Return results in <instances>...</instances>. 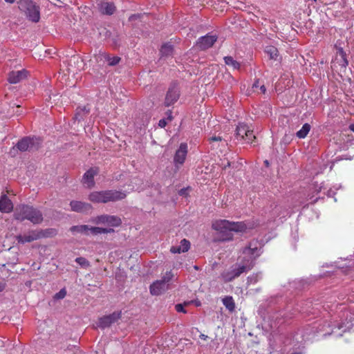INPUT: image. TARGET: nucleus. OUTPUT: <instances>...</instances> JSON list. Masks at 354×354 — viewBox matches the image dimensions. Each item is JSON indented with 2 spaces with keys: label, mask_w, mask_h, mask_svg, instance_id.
<instances>
[{
  "label": "nucleus",
  "mask_w": 354,
  "mask_h": 354,
  "mask_svg": "<svg viewBox=\"0 0 354 354\" xmlns=\"http://www.w3.org/2000/svg\"><path fill=\"white\" fill-rule=\"evenodd\" d=\"M261 253V245L257 241L253 240L242 251L239 257L240 264L236 268L230 272H224L222 277L225 281H230L235 277H239L241 273L250 270L254 265V260Z\"/></svg>",
  "instance_id": "obj_1"
},
{
  "label": "nucleus",
  "mask_w": 354,
  "mask_h": 354,
  "mask_svg": "<svg viewBox=\"0 0 354 354\" xmlns=\"http://www.w3.org/2000/svg\"><path fill=\"white\" fill-rule=\"evenodd\" d=\"M257 223L253 221L232 222L227 220H217L212 223V228L218 232L223 241L232 239V232H248L255 228Z\"/></svg>",
  "instance_id": "obj_2"
},
{
  "label": "nucleus",
  "mask_w": 354,
  "mask_h": 354,
  "mask_svg": "<svg viewBox=\"0 0 354 354\" xmlns=\"http://www.w3.org/2000/svg\"><path fill=\"white\" fill-rule=\"evenodd\" d=\"M14 217L20 221L28 220L33 224L40 223L43 221L40 210L27 205H17L15 209Z\"/></svg>",
  "instance_id": "obj_3"
},
{
  "label": "nucleus",
  "mask_w": 354,
  "mask_h": 354,
  "mask_svg": "<svg viewBox=\"0 0 354 354\" xmlns=\"http://www.w3.org/2000/svg\"><path fill=\"white\" fill-rule=\"evenodd\" d=\"M326 325L323 326L324 328ZM327 328H331L326 330L324 335H334L335 337H342L344 333L350 331L354 326V313H346L344 319L336 321L333 324H327Z\"/></svg>",
  "instance_id": "obj_4"
},
{
  "label": "nucleus",
  "mask_w": 354,
  "mask_h": 354,
  "mask_svg": "<svg viewBox=\"0 0 354 354\" xmlns=\"http://www.w3.org/2000/svg\"><path fill=\"white\" fill-rule=\"evenodd\" d=\"M126 194L122 192L109 190L103 192H93L88 196V199L93 203H108L123 199Z\"/></svg>",
  "instance_id": "obj_5"
},
{
  "label": "nucleus",
  "mask_w": 354,
  "mask_h": 354,
  "mask_svg": "<svg viewBox=\"0 0 354 354\" xmlns=\"http://www.w3.org/2000/svg\"><path fill=\"white\" fill-rule=\"evenodd\" d=\"M19 8L25 13L28 20L38 22L40 19L39 7L32 0H20L18 2Z\"/></svg>",
  "instance_id": "obj_6"
},
{
  "label": "nucleus",
  "mask_w": 354,
  "mask_h": 354,
  "mask_svg": "<svg viewBox=\"0 0 354 354\" xmlns=\"http://www.w3.org/2000/svg\"><path fill=\"white\" fill-rule=\"evenodd\" d=\"M236 138L239 140H243L248 143H252L255 136L247 124L240 123L236 129Z\"/></svg>",
  "instance_id": "obj_7"
},
{
  "label": "nucleus",
  "mask_w": 354,
  "mask_h": 354,
  "mask_svg": "<svg viewBox=\"0 0 354 354\" xmlns=\"http://www.w3.org/2000/svg\"><path fill=\"white\" fill-rule=\"evenodd\" d=\"M40 142L38 138L26 137L19 141L16 147L21 151L34 150L39 147Z\"/></svg>",
  "instance_id": "obj_8"
},
{
  "label": "nucleus",
  "mask_w": 354,
  "mask_h": 354,
  "mask_svg": "<svg viewBox=\"0 0 354 354\" xmlns=\"http://www.w3.org/2000/svg\"><path fill=\"white\" fill-rule=\"evenodd\" d=\"M93 222L96 224H104L113 227H118L121 224V219L116 216L101 215L96 217Z\"/></svg>",
  "instance_id": "obj_9"
},
{
  "label": "nucleus",
  "mask_w": 354,
  "mask_h": 354,
  "mask_svg": "<svg viewBox=\"0 0 354 354\" xmlns=\"http://www.w3.org/2000/svg\"><path fill=\"white\" fill-rule=\"evenodd\" d=\"M44 236L41 231L32 230L24 234V235H18L16 239L19 243H30L33 241L37 240Z\"/></svg>",
  "instance_id": "obj_10"
},
{
  "label": "nucleus",
  "mask_w": 354,
  "mask_h": 354,
  "mask_svg": "<svg viewBox=\"0 0 354 354\" xmlns=\"http://www.w3.org/2000/svg\"><path fill=\"white\" fill-rule=\"evenodd\" d=\"M187 154V145L185 142H183L180 145L179 148L176 151L174 158V165L176 167L182 165L186 158Z\"/></svg>",
  "instance_id": "obj_11"
},
{
  "label": "nucleus",
  "mask_w": 354,
  "mask_h": 354,
  "mask_svg": "<svg viewBox=\"0 0 354 354\" xmlns=\"http://www.w3.org/2000/svg\"><path fill=\"white\" fill-rule=\"evenodd\" d=\"M120 317V313L115 312L109 315L104 316L99 319L97 326L102 328L109 327Z\"/></svg>",
  "instance_id": "obj_12"
},
{
  "label": "nucleus",
  "mask_w": 354,
  "mask_h": 354,
  "mask_svg": "<svg viewBox=\"0 0 354 354\" xmlns=\"http://www.w3.org/2000/svg\"><path fill=\"white\" fill-rule=\"evenodd\" d=\"M169 288V284H166L164 281L158 280L150 286V292L152 295H160L165 292Z\"/></svg>",
  "instance_id": "obj_13"
},
{
  "label": "nucleus",
  "mask_w": 354,
  "mask_h": 354,
  "mask_svg": "<svg viewBox=\"0 0 354 354\" xmlns=\"http://www.w3.org/2000/svg\"><path fill=\"white\" fill-rule=\"evenodd\" d=\"M97 7L100 12L104 15H111L113 14L115 10V6L114 3L106 0L100 1L97 3Z\"/></svg>",
  "instance_id": "obj_14"
},
{
  "label": "nucleus",
  "mask_w": 354,
  "mask_h": 354,
  "mask_svg": "<svg viewBox=\"0 0 354 354\" xmlns=\"http://www.w3.org/2000/svg\"><path fill=\"white\" fill-rule=\"evenodd\" d=\"M216 41L215 35H209L201 37L197 41V46L201 49L205 50L211 47Z\"/></svg>",
  "instance_id": "obj_15"
},
{
  "label": "nucleus",
  "mask_w": 354,
  "mask_h": 354,
  "mask_svg": "<svg viewBox=\"0 0 354 354\" xmlns=\"http://www.w3.org/2000/svg\"><path fill=\"white\" fill-rule=\"evenodd\" d=\"M97 169L91 168L88 169L83 176V184L88 188L93 187L95 185L94 177L97 175Z\"/></svg>",
  "instance_id": "obj_16"
},
{
  "label": "nucleus",
  "mask_w": 354,
  "mask_h": 354,
  "mask_svg": "<svg viewBox=\"0 0 354 354\" xmlns=\"http://www.w3.org/2000/svg\"><path fill=\"white\" fill-rule=\"evenodd\" d=\"M70 206L72 211L77 212H85L91 209L90 204L77 201H71Z\"/></svg>",
  "instance_id": "obj_17"
},
{
  "label": "nucleus",
  "mask_w": 354,
  "mask_h": 354,
  "mask_svg": "<svg viewBox=\"0 0 354 354\" xmlns=\"http://www.w3.org/2000/svg\"><path fill=\"white\" fill-rule=\"evenodd\" d=\"M13 209V204L10 198L6 195H1L0 198V212L9 213Z\"/></svg>",
  "instance_id": "obj_18"
},
{
  "label": "nucleus",
  "mask_w": 354,
  "mask_h": 354,
  "mask_svg": "<svg viewBox=\"0 0 354 354\" xmlns=\"http://www.w3.org/2000/svg\"><path fill=\"white\" fill-rule=\"evenodd\" d=\"M95 59L97 62L108 61L109 64L110 66L116 65L117 64H118L120 59V58L118 57H110L109 55H106V53L101 52L99 54L95 55Z\"/></svg>",
  "instance_id": "obj_19"
},
{
  "label": "nucleus",
  "mask_w": 354,
  "mask_h": 354,
  "mask_svg": "<svg viewBox=\"0 0 354 354\" xmlns=\"http://www.w3.org/2000/svg\"><path fill=\"white\" fill-rule=\"evenodd\" d=\"M27 71L26 70L12 71L9 73L8 81L11 84H16L25 79Z\"/></svg>",
  "instance_id": "obj_20"
},
{
  "label": "nucleus",
  "mask_w": 354,
  "mask_h": 354,
  "mask_svg": "<svg viewBox=\"0 0 354 354\" xmlns=\"http://www.w3.org/2000/svg\"><path fill=\"white\" fill-rule=\"evenodd\" d=\"M179 97V91L176 87H171L167 91L166 97H165V104L166 106H170L173 104L175 102L177 101Z\"/></svg>",
  "instance_id": "obj_21"
},
{
  "label": "nucleus",
  "mask_w": 354,
  "mask_h": 354,
  "mask_svg": "<svg viewBox=\"0 0 354 354\" xmlns=\"http://www.w3.org/2000/svg\"><path fill=\"white\" fill-rule=\"evenodd\" d=\"M189 245L190 243L188 241H187L186 239H183L180 241V245L172 246L170 249V251L174 254L185 252L189 250Z\"/></svg>",
  "instance_id": "obj_22"
},
{
  "label": "nucleus",
  "mask_w": 354,
  "mask_h": 354,
  "mask_svg": "<svg viewBox=\"0 0 354 354\" xmlns=\"http://www.w3.org/2000/svg\"><path fill=\"white\" fill-rule=\"evenodd\" d=\"M224 61L225 64L233 70H238L240 68V63L234 60L232 57H225Z\"/></svg>",
  "instance_id": "obj_23"
},
{
  "label": "nucleus",
  "mask_w": 354,
  "mask_h": 354,
  "mask_svg": "<svg viewBox=\"0 0 354 354\" xmlns=\"http://www.w3.org/2000/svg\"><path fill=\"white\" fill-rule=\"evenodd\" d=\"M173 53V46L171 44H165L162 46L160 48V55L161 57H167L169 56H171Z\"/></svg>",
  "instance_id": "obj_24"
},
{
  "label": "nucleus",
  "mask_w": 354,
  "mask_h": 354,
  "mask_svg": "<svg viewBox=\"0 0 354 354\" xmlns=\"http://www.w3.org/2000/svg\"><path fill=\"white\" fill-rule=\"evenodd\" d=\"M71 230L74 233H82L86 235L89 234L88 225H86L73 226L71 228Z\"/></svg>",
  "instance_id": "obj_25"
},
{
  "label": "nucleus",
  "mask_w": 354,
  "mask_h": 354,
  "mask_svg": "<svg viewBox=\"0 0 354 354\" xmlns=\"http://www.w3.org/2000/svg\"><path fill=\"white\" fill-rule=\"evenodd\" d=\"M310 130V125L306 123L303 125L301 129L297 132V136L299 138H304Z\"/></svg>",
  "instance_id": "obj_26"
},
{
  "label": "nucleus",
  "mask_w": 354,
  "mask_h": 354,
  "mask_svg": "<svg viewBox=\"0 0 354 354\" xmlns=\"http://www.w3.org/2000/svg\"><path fill=\"white\" fill-rule=\"evenodd\" d=\"M265 53L269 55L270 59H277L278 50L274 46H267L265 49Z\"/></svg>",
  "instance_id": "obj_27"
},
{
  "label": "nucleus",
  "mask_w": 354,
  "mask_h": 354,
  "mask_svg": "<svg viewBox=\"0 0 354 354\" xmlns=\"http://www.w3.org/2000/svg\"><path fill=\"white\" fill-rule=\"evenodd\" d=\"M223 304L230 311H233L235 308L233 299L231 297H226L223 299Z\"/></svg>",
  "instance_id": "obj_28"
},
{
  "label": "nucleus",
  "mask_w": 354,
  "mask_h": 354,
  "mask_svg": "<svg viewBox=\"0 0 354 354\" xmlns=\"http://www.w3.org/2000/svg\"><path fill=\"white\" fill-rule=\"evenodd\" d=\"M89 112V110L86 109V106L83 108H78L77 110V113L75 114V118H74V122L75 121H80L83 119V115L85 113H88Z\"/></svg>",
  "instance_id": "obj_29"
},
{
  "label": "nucleus",
  "mask_w": 354,
  "mask_h": 354,
  "mask_svg": "<svg viewBox=\"0 0 354 354\" xmlns=\"http://www.w3.org/2000/svg\"><path fill=\"white\" fill-rule=\"evenodd\" d=\"M262 279V274L260 272L254 273L248 277L249 284H254Z\"/></svg>",
  "instance_id": "obj_30"
},
{
  "label": "nucleus",
  "mask_w": 354,
  "mask_h": 354,
  "mask_svg": "<svg viewBox=\"0 0 354 354\" xmlns=\"http://www.w3.org/2000/svg\"><path fill=\"white\" fill-rule=\"evenodd\" d=\"M75 261L84 268H86L89 266L88 261L84 257H77Z\"/></svg>",
  "instance_id": "obj_31"
},
{
  "label": "nucleus",
  "mask_w": 354,
  "mask_h": 354,
  "mask_svg": "<svg viewBox=\"0 0 354 354\" xmlns=\"http://www.w3.org/2000/svg\"><path fill=\"white\" fill-rule=\"evenodd\" d=\"M174 275L171 273V272H167L165 273V274L163 276L162 279H160L161 281H164V282L166 284H169V282L171 280Z\"/></svg>",
  "instance_id": "obj_32"
},
{
  "label": "nucleus",
  "mask_w": 354,
  "mask_h": 354,
  "mask_svg": "<svg viewBox=\"0 0 354 354\" xmlns=\"http://www.w3.org/2000/svg\"><path fill=\"white\" fill-rule=\"evenodd\" d=\"M88 232H89V234H94V235H96V234H100V227H89L88 226Z\"/></svg>",
  "instance_id": "obj_33"
},
{
  "label": "nucleus",
  "mask_w": 354,
  "mask_h": 354,
  "mask_svg": "<svg viewBox=\"0 0 354 354\" xmlns=\"http://www.w3.org/2000/svg\"><path fill=\"white\" fill-rule=\"evenodd\" d=\"M66 295V290L62 289L59 292H58L57 293L55 294V298L58 299H63L65 297Z\"/></svg>",
  "instance_id": "obj_34"
},
{
  "label": "nucleus",
  "mask_w": 354,
  "mask_h": 354,
  "mask_svg": "<svg viewBox=\"0 0 354 354\" xmlns=\"http://www.w3.org/2000/svg\"><path fill=\"white\" fill-rule=\"evenodd\" d=\"M113 232L114 230L112 227H100V234H109Z\"/></svg>",
  "instance_id": "obj_35"
},
{
  "label": "nucleus",
  "mask_w": 354,
  "mask_h": 354,
  "mask_svg": "<svg viewBox=\"0 0 354 354\" xmlns=\"http://www.w3.org/2000/svg\"><path fill=\"white\" fill-rule=\"evenodd\" d=\"M176 310L177 312H179V313H186L185 310H184V307L182 304H177L176 306Z\"/></svg>",
  "instance_id": "obj_36"
},
{
  "label": "nucleus",
  "mask_w": 354,
  "mask_h": 354,
  "mask_svg": "<svg viewBox=\"0 0 354 354\" xmlns=\"http://www.w3.org/2000/svg\"><path fill=\"white\" fill-rule=\"evenodd\" d=\"M167 125V120L165 119H161L158 122V126L161 128H164Z\"/></svg>",
  "instance_id": "obj_37"
},
{
  "label": "nucleus",
  "mask_w": 354,
  "mask_h": 354,
  "mask_svg": "<svg viewBox=\"0 0 354 354\" xmlns=\"http://www.w3.org/2000/svg\"><path fill=\"white\" fill-rule=\"evenodd\" d=\"M70 62H71H71H74V63H75V62H77V63L80 62V63H82V61L80 59V57H72V58L71 59Z\"/></svg>",
  "instance_id": "obj_38"
},
{
  "label": "nucleus",
  "mask_w": 354,
  "mask_h": 354,
  "mask_svg": "<svg viewBox=\"0 0 354 354\" xmlns=\"http://www.w3.org/2000/svg\"><path fill=\"white\" fill-rule=\"evenodd\" d=\"M199 337L201 340H203V341H207L209 339V337L207 335H206L205 334H202V333L200 334Z\"/></svg>",
  "instance_id": "obj_39"
},
{
  "label": "nucleus",
  "mask_w": 354,
  "mask_h": 354,
  "mask_svg": "<svg viewBox=\"0 0 354 354\" xmlns=\"http://www.w3.org/2000/svg\"><path fill=\"white\" fill-rule=\"evenodd\" d=\"M209 140L211 142H213V141H221V138L220 136H213V137L209 138Z\"/></svg>",
  "instance_id": "obj_40"
},
{
  "label": "nucleus",
  "mask_w": 354,
  "mask_h": 354,
  "mask_svg": "<svg viewBox=\"0 0 354 354\" xmlns=\"http://www.w3.org/2000/svg\"><path fill=\"white\" fill-rule=\"evenodd\" d=\"M327 194L328 196H333L335 194V192L332 188H330L327 192Z\"/></svg>",
  "instance_id": "obj_41"
},
{
  "label": "nucleus",
  "mask_w": 354,
  "mask_h": 354,
  "mask_svg": "<svg viewBox=\"0 0 354 354\" xmlns=\"http://www.w3.org/2000/svg\"><path fill=\"white\" fill-rule=\"evenodd\" d=\"M6 287V283L3 281H0V292L3 291Z\"/></svg>",
  "instance_id": "obj_42"
},
{
  "label": "nucleus",
  "mask_w": 354,
  "mask_h": 354,
  "mask_svg": "<svg viewBox=\"0 0 354 354\" xmlns=\"http://www.w3.org/2000/svg\"><path fill=\"white\" fill-rule=\"evenodd\" d=\"M259 86L260 87V86H259V81L257 80V81H256V82L253 84L252 88H257Z\"/></svg>",
  "instance_id": "obj_43"
},
{
  "label": "nucleus",
  "mask_w": 354,
  "mask_h": 354,
  "mask_svg": "<svg viewBox=\"0 0 354 354\" xmlns=\"http://www.w3.org/2000/svg\"><path fill=\"white\" fill-rule=\"evenodd\" d=\"M167 120H172V115H171V112H170V111L167 113Z\"/></svg>",
  "instance_id": "obj_44"
},
{
  "label": "nucleus",
  "mask_w": 354,
  "mask_h": 354,
  "mask_svg": "<svg viewBox=\"0 0 354 354\" xmlns=\"http://www.w3.org/2000/svg\"><path fill=\"white\" fill-rule=\"evenodd\" d=\"M260 90L261 91L262 93H265L266 92V87L264 85H261L260 86Z\"/></svg>",
  "instance_id": "obj_45"
},
{
  "label": "nucleus",
  "mask_w": 354,
  "mask_h": 354,
  "mask_svg": "<svg viewBox=\"0 0 354 354\" xmlns=\"http://www.w3.org/2000/svg\"><path fill=\"white\" fill-rule=\"evenodd\" d=\"M4 1H5L6 3H10V4L13 3L15 1V0H4Z\"/></svg>",
  "instance_id": "obj_46"
},
{
  "label": "nucleus",
  "mask_w": 354,
  "mask_h": 354,
  "mask_svg": "<svg viewBox=\"0 0 354 354\" xmlns=\"http://www.w3.org/2000/svg\"><path fill=\"white\" fill-rule=\"evenodd\" d=\"M185 192H186V190H185V189H182L180 191V192H179V193H180V195H183V194H184L185 193Z\"/></svg>",
  "instance_id": "obj_47"
},
{
  "label": "nucleus",
  "mask_w": 354,
  "mask_h": 354,
  "mask_svg": "<svg viewBox=\"0 0 354 354\" xmlns=\"http://www.w3.org/2000/svg\"><path fill=\"white\" fill-rule=\"evenodd\" d=\"M350 129L354 132V124L350 125Z\"/></svg>",
  "instance_id": "obj_48"
},
{
  "label": "nucleus",
  "mask_w": 354,
  "mask_h": 354,
  "mask_svg": "<svg viewBox=\"0 0 354 354\" xmlns=\"http://www.w3.org/2000/svg\"><path fill=\"white\" fill-rule=\"evenodd\" d=\"M230 165H231V163L230 162H227V165H225V168H226V167H230Z\"/></svg>",
  "instance_id": "obj_49"
},
{
  "label": "nucleus",
  "mask_w": 354,
  "mask_h": 354,
  "mask_svg": "<svg viewBox=\"0 0 354 354\" xmlns=\"http://www.w3.org/2000/svg\"><path fill=\"white\" fill-rule=\"evenodd\" d=\"M15 150H16V149H15V147H13L12 150H11V151H10V153H11V154H13L12 151H15Z\"/></svg>",
  "instance_id": "obj_50"
},
{
  "label": "nucleus",
  "mask_w": 354,
  "mask_h": 354,
  "mask_svg": "<svg viewBox=\"0 0 354 354\" xmlns=\"http://www.w3.org/2000/svg\"><path fill=\"white\" fill-rule=\"evenodd\" d=\"M265 162V164H266L267 166L269 165V162H268V160H265V162Z\"/></svg>",
  "instance_id": "obj_51"
},
{
  "label": "nucleus",
  "mask_w": 354,
  "mask_h": 354,
  "mask_svg": "<svg viewBox=\"0 0 354 354\" xmlns=\"http://www.w3.org/2000/svg\"><path fill=\"white\" fill-rule=\"evenodd\" d=\"M315 1H316V0H314Z\"/></svg>",
  "instance_id": "obj_52"
}]
</instances>
